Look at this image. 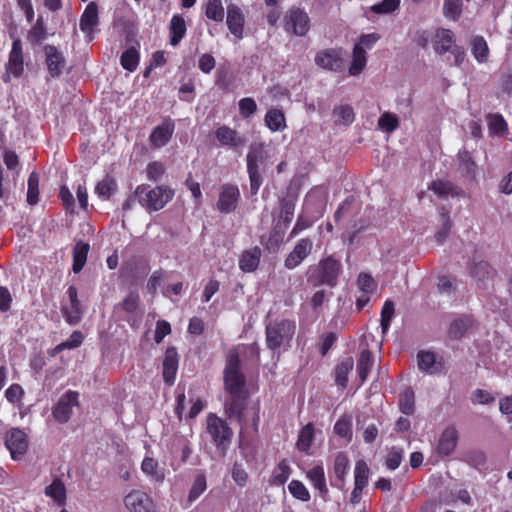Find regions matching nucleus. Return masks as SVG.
<instances>
[{
  "instance_id": "nucleus-46",
  "label": "nucleus",
  "mask_w": 512,
  "mask_h": 512,
  "mask_svg": "<svg viewBox=\"0 0 512 512\" xmlns=\"http://www.w3.org/2000/svg\"><path fill=\"white\" fill-rule=\"evenodd\" d=\"M39 196V175L32 172L28 178L27 202L30 205H35L38 202Z\"/></svg>"
},
{
  "instance_id": "nucleus-64",
  "label": "nucleus",
  "mask_w": 512,
  "mask_h": 512,
  "mask_svg": "<svg viewBox=\"0 0 512 512\" xmlns=\"http://www.w3.org/2000/svg\"><path fill=\"white\" fill-rule=\"evenodd\" d=\"M139 300L138 293L130 292L120 305L126 312L133 313L139 305Z\"/></svg>"
},
{
  "instance_id": "nucleus-52",
  "label": "nucleus",
  "mask_w": 512,
  "mask_h": 512,
  "mask_svg": "<svg viewBox=\"0 0 512 512\" xmlns=\"http://www.w3.org/2000/svg\"><path fill=\"white\" fill-rule=\"evenodd\" d=\"M139 63V55L136 49L129 48L121 56V65L128 71H134Z\"/></svg>"
},
{
  "instance_id": "nucleus-16",
  "label": "nucleus",
  "mask_w": 512,
  "mask_h": 512,
  "mask_svg": "<svg viewBox=\"0 0 512 512\" xmlns=\"http://www.w3.org/2000/svg\"><path fill=\"white\" fill-rule=\"evenodd\" d=\"M239 195V189L236 186L224 185L217 203L218 210L222 213H230L235 210Z\"/></svg>"
},
{
  "instance_id": "nucleus-56",
  "label": "nucleus",
  "mask_w": 512,
  "mask_h": 512,
  "mask_svg": "<svg viewBox=\"0 0 512 512\" xmlns=\"http://www.w3.org/2000/svg\"><path fill=\"white\" fill-rule=\"evenodd\" d=\"M394 311V303L390 300H387L384 303L381 311V328L383 333H386L388 331L391 320L394 316Z\"/></svg>"
},
{
  "instance_id": "nucleus-53",
  "label": "nucleus",
  "mask_w": 512,
  "mask_h": 512,
  "mask_svg": "<svg viewBox=\"0 0 512 512\" xmlns=\"http://www.w3.org/2000/svg\"><path fill=\"white\" fill-rule=\"evenodd\" d=\"M414 399L415 395L412 389H406L401 395L399 399L400 410L406 414H412L414 411Z\"/></svg>"
},
{
  "instance_id": "nucleus-5",
  "label": "nucleus",
  "mask_w": 512,
  "mask_h": 512,
  "mask_svg": "<svg viewBox=\"0 0 512 512\" xmlns=\"http://www.w3.org/2000/svg\"><path fill=\"white\" fill-rule=\"evenodd\" d=\"M207 433L211 437L213 443L217 448L225 451L232 438V430L228 424L215 414H209L207 416Z\"/></svg>"
},
{
  "instance_id": "nucleus-42",
  "label": "nucleus",
  "mask_w": 512,
  "mask_h": 512,
  "mask_svg": "<svg viewBox=\"0 0 512 512\" xmlns=\"http://www.w3.org/2000/svg\"><path fill=\"white\" fill-rule=\"evenodd\" d=\"M473 319L469 316H463L454 320L449 329V333L454 338H459L472 326Z\"/></svg>"
},
{
  "instance_id": "nucleus-8",
  "label": "nucleus",
  "mask_w": 512,
  "mask_h": 512,
  "mask_svg": "<svg viewBox=\"0 0 512 512\" xmlns=\"http://www.w3.org/2000/svg\"><path fill=\"white\" fill-rule=\"evenodd\" d=\"M24 71V62L22 54V42L19 39H15L12 43V48L9 53V59L6 64V73L3 76V80L8 82L11 78H19Z\"/></svg>"
},
{
  "instance_id": "nucleus-21",
  "label": "nucleus",
  "mask_w": 512,
  "mask_h": 512,
  "mask_svg": "<svg viewBox=\"0 0 512 512\" xmlns=\"http://www.w3.org/2000/svg\"><path fill=\"white\" fill-rule=\"evenodd\" d=\"M215 136L222 146L237 148L244 145V139L235 130L225 125L217 128Z\"/></svg>"
},
{
  "instance_id": "nucleus-31",
  "label": "nucleus",
  "mask_w": 512,
  "mask_h": 512,
  "mask_svg": "<svg viewBox=\"0 0 512 512\" xmlns=\"http://www.w3.org/2000/svg\"><path fill=\"white\" fill-rule=\"evenodd\" d=\"M349 468V458L343 453L339 452L334 459L333 471L339 483L335 484L336 487L343 489L345 477Z\"/></svg>"
},
{
  "instance_id": "nucleus-47",
  "label": "nucleus",
  "mask_w": 512,
  "mask_h": 512,
  "mask_svg": "<svg viewBox=\"0 0 512 512\" xmlns=\"http://www.w3.org/2000/svg\"><path fill=\"white\" fill-rule=\"evenodd\" d=\"M335 433L343 438L350 439L352 436V418L351 416H342L334 425Z\"/></svg>"
},
{
  "instance_id": "nucleus-10",
  "label": "nucleus",
  "mask_w": 512,
  "mask_h": 512,
  "mask_svg": "<svg viewBox=\"0 0 512 512\" xmlns=\"http://www.w3.org/2000/svg\"><path fill=\"white\" fill-rule=\"evenodd\" d=\"M315 63L325 70L340 71L344 64V52L340 48L321 50L315 56Z\"/></svg>"
},
{
  "instance_id": "nucleus-19",
  "label": "nucleus",
  "mask_w": 512,
  "mask_h": 512,
  "mask_svg": "<svg viewBox=\"0 0 512 512\" xmlns=\"http://www.w3.org/2000/svg\"><path fill=\"white\" fill-rule=\"evenodd\" d=\"M141 471L151 482L163 483L166 477L165 469L161 467L156 459L146 456L141 463Z\"/></svg>"
},
{
  "instance_id": "nucleus-58",
  "label": "nucleus",
  "mask_w": 512,
  "mask_h": 512,
  "mask_svg": "<svg viewBox=\"0 0 512 512\" xmlns=\"http://www.w3.org/2000/svg\"><path fill=\"white\" fill-rule=\"evenodd\" d=\"M206 489L205 476L197 475L189 492V500L195 501Z\"/></svg>"
},
{
  "instance_id": "nucleus-3",
  "label": "nucleus",
  "mask_w": 512,
  "mask_h": 512,
  "mask_svg": "<svg viewBox=\"0 0 512 512\" xmlns=\"http://www.w3.org/2000/svg\"><path fill=\"white\" fill-rule=\"evenodd\" d=\"M268 158L269 154L263 143H252L250 145L246 161L252 195H256L262 185L261 169L266 165Z\"/></svg>"
},
{
  "instance_id": "nucleus-49",
  "label": "nucleus",
  "mask_w": 512,
  "mask_h": 512,
  "mask_svg": "<svg viewBox=\"0 0 512 512\" xmlns=\"http://www.w3.org/2000/svg\"><path fill=\"white\" fill-rule=\"evenodd\" d=\"M378 126L380 129L384 130L387 133H392L395 131L399 126L398 118L395 114L390 112L383 113L379 120H378Z\"/></svg>"
},
{
  "instance_id": "nucleus-15",
  "label": "nucleus",
  "mask_w": 512,
  "mask_h": 512,
  "mask_svg": "<svg viewBox=\"0 0 512 512\" xmlns=\"http://www.w3.org/2000/svg\"><path fill=\"white\" fill-rule=\"evenodd\" d=\"M245 17L240 7L235 4L227 6L226 24L230 33L237 39L243 38Z\"/></svg>"
},
{
  "instance_id": "nucleus-29",
  "label": "nucleus",
  "mask_w": 512,
  "mask_h": 512,
  "mask_svg": "<svg viewBox=\"0 0 512 512\" xmlns=\"http://www.w3.org/2000/svg\"><path fill=\"white\" fill-rule=\"evenodd\" d=\"M265 124L272 132H280L286 128V119L282 110L271 108L265 115Z\"/></svg>"
},
{
  "instance_id": "nucleus-33",
  "label": "nucleus",
  "mask_w": 512,
  "mask_h": 512,
  "mask_svg": "<svg viewBox=\"0 0 512 512\" xmlns=\"http://www.w3.org/2000/svg\"><path fill=\"white\" fill-rule=\"evenodd\" d=\"M354 367V360L352 357L344 358L335 368V382L345 388L348 383V375Z\"/></svg>"
},
{
  "instance_id": "nucleus-45",
  "label": "nucleus",
  "mask_w": 512,
  "mask_h": 512,
  "mask_svg": "<svg viewBox=\"0 0 512 512\" xmlns=\"http://www.w3.org/2000/svg\"><path fill=\"white\" fill-rule=\"evenodd\" d=\"M490 134L502 135L507 130V123L499 114H491L487 118Z\"/></svg>"
},
{
  "instance_id": "nucleus-30",
  "label": "nucleus",
  "mask_w": 512,
  "mask_h": 512,
  "mask_svg": "<svg viewBox=\"0 0 512 512\" xmlns=\"http://www.w3.org/2000/svg\"><path fill=\"white\" fill-rule=\"evenodd\" d=\"M186 23L181 15H174L170 21V44L177 46L186 34Z\"/></svg>"
},
{
  "instance_id": "nucleus-26",
  "label": "nucleus",
  "mask_w": 512,
  "mask_h": 512,
  "mask_svg": "<svg viewBox=\"0 0 512 512\" xmlns=\"http://www.w3.org/2000/svg\"><path fill=\"white\" fill-rule=\"evenodd\" d=\"M455 46V35L449 29H438L435 33V51L439 54L450 51Z\"/></svg>"
},
{
  "instance_id": "nucleus-43",
  "label": "nucleus",
  "mask_w": 512,
  "mask_h": 512,
  "mask_svg": "<svg viewBox=\"0 0 512 512\" xmlns=\"http://www.w3.org/2000/svg\"><path fill=\"white\" fill-rule=\"evenodd\" d=\"M369 479V467L364 460H358L354 468V485L365 488Z\"/></svg>"
},
{
  "instance_id": "nucleus-20",
  "label": "nucleus",
  "mask_w": 512,
  "mask_h": 512,
  "mask_svg": "<svg viewBox=\"0 0 512 512\" xmlns=\"http://www.w3.org/2000/svg\"><path fill=\"white\" fill-rule=\"evenodd\" d=\"M46 64L51 77L59 76L64 68L65 60L63 55L54 47H45Z\"/></svg>"
},
{
  "instance_id": "nucleus-50",
  "label": "nucleus",
  "mask_w": 512,
  "mask_h": 512,
  "mask_svg": "<svg viewBox=\"0 0 512 512\" xmlns=\"http://www.w3.org/2000/svg\"><path fill=\"white\" fill-rule=\"evenodd\" d=\"M439 196L457 195V188L448 181L438 180L431 183L430 187Z\"/></svg>"
},
{
  "instance_id": "nucleus-25",
  "label": "nucleus",
  "mask_w": 512,
  "mask_h": 512,
  "mask_svg": "<svg viewBox=\"0 0 512 512\" xmlns=\"http://www.w3.org/2000/svg\"><path fill=\"white\" fill-rule=\"evenodd\" d=\"M458 441V434L455 428L448 427L446 428L443 433L441 434V437L439 439L438 443V452L439 454L443 456L450 455L454 449L456 448Z\"/></svg>"
},
{
  "instance_id": "nucleus-48",
  "label": "nucleus",
  "mask_w": 512,
  "mask_h": 512,
  "mask_svg": "<svg viewBox=\"0 0 512 512\" xmlns=\"http://www.w3.org/2000/svg\"><path fill=\"white\" fill-rule=\"evenodd\" d=\"M288 490L294 498L302 502L310 500V493L301 481L292 480L288 485Z\"/></svg>"
},
{
  "instance_id": "nucleus-18",
  "label": "nucleus",
  "mask_w": 512,
  "mask_h": 512,
  "mask_svg": "<svg viewBox=\"0 0 512 512\" xmlns=\"http://www.w3.org/2000/svg\"><path fill=\"white\" fill-rule=\"evenodd\" d=\"M173 132L174 123L171 120H165L153 129L150 135V142L154 147L161 148L170 141Z\"/></svg>"
},
{
  "instance_id": "nucleus-24",
  "label": "nucleus",
  "mask_w": 512,
  "mask_h": 512,
  "mask_svg": "<svg viewBox=\"0 0 512 512\" xmlns=\"http://www.w3.org/2000/svg\"><path fill=\"white\" fill-rule=\"evenodd\" d=\"M261 255L259 247L243 251L239 259V268L245 273L255 271L259 266Z\"/></svg>"
},
{
  "instance_id": "nucleus-7",
  "label": "nucleus",
  "mask_w": 512,
  "mask_h": 512,
  "mask_svg": "<svg viewBox=\"0 0 512 512\" xmlns=\"http://www.w3.org/2000/svg\"><path fill=\"white\" fill-rule=\"evenodd\" d=\"M124 506L128 512H155L153 499L144 491L134 489L124 497Z\"/></svg>"
},
{
  "instance_id": "nucleus-60",
  "label": "nucleus",
  "mask_w": 512,
  "mask_h": 512,
  "mask_svg": "<svg viewBox=\"0 0 512 512\" xmlns=\"http://www.w3.org/2000/svg\"><path fill=\"white\" fill-rule=\"evenodd\" d=\"M165 168L160 162L154 161L147 166V177L151 181H159L164 175Z\"/></svg>"
},
{
  "instance_id": "nucleus-54",
  "label": "nucleus",
  "mask_w": 512,
  "mask_h": 512,
  "mask_svg": "<svg viewBox=\"0 0 512 512\" xmlns=\"http://www.w3.org/2000/svg\"><path fill=\"white\" fill-rule=\"evenodd\" d=\"M82 342H83L82 333L79 331H74L66 341L58 344L54 348V354L59 353V352L63 351L64 349L77 348L78 346H80L82 344Z\"/></svg>"
},
{
  "instance_id": "nucleus-63",
  "label": "nucleus",
  "mask_w": 512,
  "mask_h": 512,
  "mask_svg": "<svg viewBox=\"0 0 512 512\" xmlns=\"http://www.w3.org/2000/svg\"><path fill=\"white\" fill-rule=\"evenodd\" d=\"M24 395V390L19 384L10 385L5 391V398L10 403L19 402Z\"/></svg>"
},
{
  "instance_id": "nucleus-22",
  "label": "nucleus",
  "mask_w": 512,
  "mask_h": 512,
  "mask_svg": "<svg viewBox=\"0 0 512 512\" xmlns=\"http://www.w3.org/2000/svg\"><path fill=\"white\" fill-rule=\"evenodd\" d=\"M418 367L428 374H437L442 370V363L431 351H420L417 355Z\"/></svg>"
},
{
  "instance_id": "nucleus-2",
  "label": "nucleus",
  "mask_w": 512,
  "mask_h": 512,
  "mask_svg": "<svg viewBox=\"0 0 512 512\" xmlns=\"http://www.w3.org/2000/svg\"><path fill=\"white\" fill-rule=\"evenodd\" d=\"M135 196L138 203L148 212L159 211L174 197V190L165 185L149 188L146 185H139L135 189Z\"/></svg>"
},
{
  "instance_id": "nucleus-14",
  "label": "nucleus",
  "mask_w": 512,
  "mask_h": 512,
  "mask_svg": "<svg viewBox=\"0 0 512 512\" xmlns=\"http://www.w3.org/2000/svg\"><path fill=\"white\" fill-rule=\"evenodd\" d=\"M99 24L98 6L90 2L80 17V30L86 35L88 41L94 38V32Z\"/></svg>"
},
{
  "instance_id": "nucleus-28",
  "label": "nucleus",
  "mask_w": 512,
  "mask_h": 512,
  "mask_svg": "<svg viewBox=\"0 0 512 512\" xmlns=\"http://www.w3.org/2000/svg\"><path fill=\"white\" fill-rule=\"evenodd\" d=\"M306 475L312 486L319 491L321 496H325L328 493L325 472L322 466L317 465L312 467L307 471Z\"/></svg>"
},
{
  "instance_id": "nucleus-32",
  "label": "nucleus",
  "mask_w": 512,
  "mask_h": 512,
  "mask_svg": "<svg viewBox=\"0 0 512 512\" xmlns=\"http://www.w3.org/2000/svg\"><path fill=\"white\" fill-rule=\"evenodd\" d=\"M366 65L367 56L365 49H361L360 46H354L352 52V61L348 69L349 75L358 76L364 71Z\"/></svg>"
},
{
  "instance_id": "nucleus-6",
  "label": "nucleus",
  "mask_w": 512,
  "mask_h": 512,
  "mask_svg": "<svg viewBox=\"0 0 512 512\" xmlns=\"http://www.w3.org/2000/svg\"><path fill=\"white\" fill-rule=\"evenodd\" d=\"M285 30L297 36H305L310 29V18L301 8L292 7L285 16Z\"/></svg>"
},
{
  "instance_id": "nucleus-55",
  "label": "nucleus",
  "mask_w": 512,
  "mask_h": 512,
  "mask_svg": "<svg viewBox=\"0 0 512 512\" xmlns=\"http://www.w3.org/2000/svg\"><path fill=\"white\" fill-rule=\"evenodd\" d=\"M443 11L446 18L458 20L461 15V0H445Z\"/></svg>"
},
{
  "instance_id": "nucleus-62",
  "label": "nucleus",
  "mask_w": 512,
  "mask_h": 512,
  "mask_svg": "<svg viewBox=\"0 0 512 512\" xmlns=\"http://www.w3.org/2000/svg\"><path fill=\"white\" fill-rule=\"evenodd\" d=\"M257 105L252 98H243L239 101V111L244 118H248L256 112Z\"/></svg>"
},
{
  "instance_id": "nucleus-37",
  "label": "nucleus",
  "mask_w": 512,
  "mask_h": 512,
  "mask_svg": "<svg viewBox=\"0 0 512 512\" xmlns=\"http://www.w3.org/2000/svg\"><path fill=\"white\" fill-rule=\"evenodd\" d=\"M373 363L374 360L372 353L367 349L362 350L357 363V372L361 380V383H364L365 380L367 379V376L370 373Z\"/></svg>"
},
{
  "instance_id": "nucleus-9",
  "label": "nucleus",
  "mask_w": 512,
  "mask_h": 512,
  "mask_svg": "<svg viewBox=\"0 0 512 512\" xmlns=\"http://www.w3.org/2000/svg\"><path fill=\"white\" fill-rule=\"evenodd\" d=\"M5 445L10 451L11 458L19 461L28 449L27 436L19 428H12L6 433Z\"/></svg>"
},
{
  "instance_id": "nucleus-13",
  "label": "nucleus",
  "mask_w": 512,
  "mask_h": 512,
  "mask_svg": "<svg viewBox=\"0 0 512 512\" xmlns=\"http://www.w3.org/2000/svg\"><path fill=\"white\" fill-rule=\"evenodd\" d=\"M312 249L313 241L311 239H300L286 257L284 262L285 267L290 270L296 268L307 258Z\"/></svg>"
},
{
  "instance_id": "nucleus-61",
  "label": "nucleus",
  "mask_w": 512,
  "mask_h": 512,
  "mask_svg": "<svg viewBox=\"0 0 512 512\" xmlns=\"http://www.w3.org/2000/svg\"><path fill=\"white\" fill-rule=\"evenodd\" d=\"M399 3V0H383L373 5L371 9L378 14L390 13L398 8Z\"/></svg>"
},
{
  "instance_id": "nucleus-36",
  "label": "nucleus",
  "mask_w": 512,
  "mask_h": 512,
  "mask_svg": "<svg viewBox=\"0 0 512 512\" xmlns=\"http://www.w3.org/2000/svg\"><path fill=\"white\" fill-rule=\"evenodd\" d=\"M45 495L53 499L58 505H64L66 502V489L63 482L55 479L45 488Z\"/></svg>"
},
{
  "instance_id": "nucleus-39",
  "label": "nucleus",
  "mask_w": 512,
  "mask_h": 512,
  "mask_svg": "<svg viewBox=\"0 0 512 512\" xmlns=\"http://www.w3.org/2000/svg\"><path fill=\"white\" fill-rule=\"evenodd\" d=\"M291 468L286 460H282L274 469L270 483L274 486H282L289 479Z\"/></svg>"
},
{
  "instance_id": "nucleus-59",
  "label": "nucleus",
  "mask_w": 512,
  "mask_h": 512,
  "mask_svg": "<svg viewBox=\"0 0 512 512\" xmlns=\"http://www.w3.org/2000/svg\"><path fill=\"white\" fill-rule=\"evenodd\" d=\"M295 211V203L293 200L284 199L281 202V213L280 219L284 222V224H289L294 216Z\"/></svg>"
},
{
  "instance_id": "nucleus-57",
  "label": "nucleus",
  "mask_w": 512,
  "mask_h": 512,
  "mask_svg": "<svg viewBox=\"0 0 512 512\" xmlns=\"http://www.w3.org/2000/svg\"><path fill=\"white\" fill-rule=\"evenodd\" d=\"M457 160L459 162V169L469 175L474 172L475 169V163L472 159V156L467 151H461L457 155Z\"/></svg>"
},
{
  "instance_id": "nucleus-51",
  "label": "nucleus",
  "mask_w": 512,
  "mask_h": 512,
  "mask_svg": "<svg viewBox=\"0 0 512 512\" xmlns=\"http://www.w3.org/2000/svg\"><path fill=\"white\" fill-rule=\"evenodd\" d=\"M403 455L404 450L402 448L392 447L386 456L385 465L387 469L391 471L396 470L402 462Z\"/></svg>"
},
{
  "instance_id": "nucleus-34",
  "label": "nucleus",
  "mask_w": 512,
  "mask_h": 512,
  "mask_svg": "<svg viewBox=\"0 0 512 512\" xmlns=\"http://www.w3.org/2000/svg\"><path fill=\"white\" fill-rule=\"evenodd\" d=\"M471 275L477 282L478 286L486 287V281L492 277L493 270L487 262L480 261L475 263L471 271Z\"/></svg>"
},
{
  "instance_id": "nucleus-35",
  "label": "nucleus",
  "mask_w": 512,
  "mask_h": 512,
  "mask_svg": "<svg viewBox=\"0 0 512 512\" xmlns=\"http://www.w3.org/2000/svg\"><path fill=\"white\" fill-rule=\"evenodd\" d=\"M89 244L77 242L73 249V271L79 273L84 267L89 252Z\"/></svg>"
},
{
  "instance_id": "nucleus-11",
  "label": "nucleus",
  "mask_w": 512,
  "mask_h": 512,
  "mask_svg": "<svg viewBox=\"0 0 512 512\" xmlns=\"http://www.w3.org/2000/svg\"><path fill=\"white\" fill-rule=\"evenodd\" d=\"M77 405L78 393L67 391L60 397L53 410L54 418L60 423H66L73 413V408Z\"/></svg>"
},
{
  "instance_id": "nucleus-41",
  "label": "nucleus",
  "mask_w": 512,
  "mask_h": 512,
  "mask_svg": "<svg viewBox=\"0 0 512 512\" xmlns=\"http://www.w3.org/2000/svg\"><path fill=\"white\" fill-rule=\"evenodd\" d=\"M116 182L113 178L106 176L95 187V193L102 200H108L116 190Z\"/></svg>"
},
{
  "instance_id": "nucleus-27",
  "label": "nucleus",
  "mask_w": 512,
  "mask_h": 512,
  "mask_svg": "<svg viewBox=\"0 0 512 512\" xmlns=\"http://www.w3.org/2000/svg\"><path fill=\"white\" fill-rule=\"evenodd\" d=\"M471 53L474 59L479 63H487L490 50L483 36H475L471 39Z\"/></svg>"
},
{
  "instance_id": "nucleus-38",
  "label": "nucleus",
  "mask_w": 512,
  "mask_h": 512,
  "mask_svg": "<svg viewBox=\"0 0 512 512\" xmlns=\"http://www.w3.org/2000/svg\"><path fill=\"white\" fill-rule=\"evenodd\" d=\"M313 439H314V426L312 423H308L299 432L298 440L296 443L297 449L301 452H308V450L312 446Z\"/></svg>"
},
{
  "instance_id": "nucleus-17",
  "label": "nucleus",
  "mask_w": 512,
  "mask_h": 512,
  "mask_svg": "<svg viewBox=\"0 0 512 512\" xmlns=\"http://www.w3.org/2000/svg\"><path fill=\"white\" fill-rule=\"evenodd\" d=\"M340 267V263L332 256L323 259L319 264V270L321 273L319 282L322 284L334 285L335 280L339 275Z\"/></svg>"
},
{
  "instance_id": "nucleus-1",
  "label": "nucleus",
  "mask_w": 512,
  "mask_h": 512,
  "mask_svg": "<svg viewBox=\"0 0 512 512\" xmlns=\"http://www.w3.org/2000/svg\"><path fill=\"white\" fill-rule=\"evenodd\" d=\"M225 389L231 394V402H226L227 410L234 414L239 413L240 407L238 400L242 398L245 386L244 375L240 371V362L236 354L230 353L228 362L224 371Z\"/></svg>"
},
{
  "instance_id": "nucleus-12",
  "label": "nucleus",
  "mask_w": 512,
  "mask_h": 512,
  "mask_svg": "<svg viewBox=\"0 0 512 512\" xmlns=\"http://www.w3.org/2000/svg\"><path fill=\"white\" fill-rule=\"evenodd\" d=\"M66 295L68 300L62 307L64 317L69 324H77L82 318L83 310L78 300L76 287L70 286L66 291Z\"/></svg>"
},
{
  "instance_id": "nucleus-4",
  "label": "nucleus",
  "mask_w": 512,
  "mask_h": 512,
  "mask_svg": "<svg viewBox=\"0 0 512 512\" xmlns=\"http://www.w3.org/2000/svg\"><path fill=\"white\" fill-rule=\"evenodd\" d=\"M295 325L288 320L270 323L266 327L267 346L275 350L290 342L294 335Z\"/></svg>"
},
{
  "instance_id": "nucleus-44",
  "label": "nucleus",
  "mask_w": 512,
  "mask_h": 512,
  "mask_svg": "<svg viewBox=\"0 0 512 512\" xmlns=\"http://www.w3.org/2000/svg\"><path fill=\"white\" fill-rule=\"evenodd\" d=\"M333 115L337 123L349 125L354 121V111L350 105H340L334 108Z\"/></svg>"
},
{
  "instance_id": "nucleus-40",
  "label": "nucleus",
  "mask_w": 512,
  "mask_h": 512,
  "mask_svg": "<svg viewBox=\"0 0 512 512\" xmlns=\"http://www.w3.org/2000/svg\"><path fill=\"white\" fill-rule=\"evenodd\" d=\"M205 15L215 22H222L225 16L221 0H208L205 7Z\"/></svg>"
},
{
  "instance_id": "nucleus-23",
  "label": "nucleus",
  "mask_w": 512,
  "mask_h": 512,
  "mask_svg": "<svg viewBox=\"0 0 512 512\" xmlns=\"http://www.w3.org/2000/svg\"><path fill=\"white\" fill-rule=\"evenodd\" d=\"M178 354L174 348L167 349L163 361V378L169 385L174 383L178 370Z\"/></svg>"
}]
</instances>
